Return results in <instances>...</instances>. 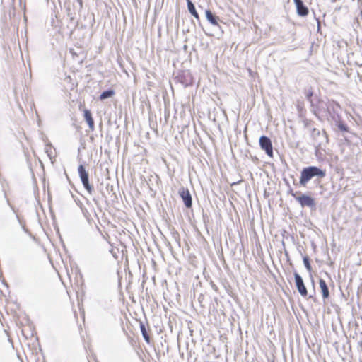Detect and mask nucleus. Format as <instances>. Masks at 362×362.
<instances>
[{"label":"nucleus","instance_id":"1","mask_svg":"<svg viewBox=\"0 0 362 362\" xmlns=\"http://www.w3.org/2000/svg\"><path fill=\"white\" fill-rule=\"evenodd\" d=\"M326 173L325 170L315 166H310L303 169L300 177V184L303 186H305L306 184L313 177H318L322 178L325 176Z\"/></svg>","mask_w":362,"mask_h":362},{"label":"nucleus","instance_id":"2","mask_svg":"<svg viewBox=\"0 0 362 362\" xmlns=\"http://www.w3.org/2000/svg\"><path fill=\"white\" fill-rule=\"evenodd\" d=\"M292 196L295 198V199L299 202L300 206L303 207H310L314 208L315 206V199L310 196L302 194L300 196H297L296 193H293Z\"/></svg>","mask_w":362,"mask_h":362},{"label":"nucleus","instance_id":"3","mask_svg":"<svg viewBox=\"0 0 362 362\" xmlns=\"http://www.w3.org/2000/svg\"><path fill=\"white\" fill-rule=\"evenodd\" d=\"M261 148L271 158L274 157L273 146L270 139L266 136H262L259 140Z\"/></svg>","mask_w":362,"mask_h":362},{"label":"nucleus","instance_id":"4","mask_svg":"<svg viewBox=\"0 0 362 362\" xmlns=\"http://www.w3.org/2000/svg\"><path fill=\"white\" fill-rule=\"evenodd\" d=\"M78 171L80 178L81 180V182H82L84 187L89 193H91L92 190H93V187L89 183L88 174L86 172L84 166L82 165H80L78 168Z\"/></svg>","mask_w":362,"mask_h":362},{"label":"nucleus","instance_id":"5","mask_svg":"<svg viewBox=\"0 0 362 362\" xmlns=\"http://www.w3.org/2000/svg\"><path fill=\"white\" fill-rule=\"evenodd\" d=\"M179 194L181 197L187 208H191L192 206V199L187 188L181 187L179 190Z\"/></svg>","mask_w":362,"mask_h":362},{"label":"nucleus","instance_id":"6","mask_svg":"<svg viewBox=\"0 0 362 362\" xmlns=\"http://www.w3.org/2000/svg\"><path fill=\"white\" fill-rule=\"evenodd\" d=\"M294 277H295L296 286L297 287V289H298L299 293L303 297L307 296L308 290L303 283V279L297 273H295Z\"/></svg>","mask_w":362,"mask_h":362},{"label":"nucleus","instance_id":"7","mask_svg":"<svg viewBox=\"0 0 362 362\" xmlns=\"http://www.w3.org/2000/svg\"><path fill=\"white\" fill-rule=\"evenodd\" d=\"M296 6V11L300 16H306L308 13V8L303 4L301 0H293Z\"/></svg>","mask_w":362,"mask_h":362},{"label":"nucleus","instance_id":"8","mask_svg":"<svg viewBox=\"0 0 362 362\" xmlns=\"http://www.w3.org/2000/svg\"><path fill=\"white\" fill-rule=\"evenodd\" d=\"M319 286L322 292V298L324 300L327 299L329 297V291L326 281L322 279H320Z\"/></svg>","mask_w":362,"mask_h":362},{"label":"nucleus","instance_id":"9","mask_svg":"<svg viewBox=\"0 0 362 362\" xmlns=\"http://www.w3.org/2000/svg\"><path fill=\"white\" fill-rule=\"evenodd\" d=\"M84 118L88 123V125L90 130H93L95 128L94 120L92 117V115L90 110H85L83 111Z\"/></svg>","mask_w":362,"mask_h":362},{"label":"nucleus","instance_id":"10","mask_svg":"<svg viewBox=\"0 0 362 362\" xmlns=\"http://www.w3.org/2000/svg\"><path fill=\"white\" fill-rule=\"evenodd\" d=\"M206 19L214 25H218V17L212 13L210 10L205 11Z\"/></svg>","mask_w":362,"mask_h":362},{"label":"nucleus","instance_id":"11","mask_svg":"<svg viewBox=\"0 0 362 362\" xmlns=\"http://www.w3.org/2000/svg\"><path fill=\"white\" fill-rule=\"evenodd\" d=\"M187 7L190 13L197 20L199 19V16L197 12L195 7L190 0H187Z\"/></svg>","mask_w":362,"mask_h":362},{"label":"nucleus","instance_id":"12","mask_svg":"<svg viewBox=\"0 0 362 362\" xmlns=\"http://www.w3.org/2000/svg\"><path fill=\"white\" fill-rule=\"evenodd\" d=\"M140 329H141L142 335H143L146 342L147 344H150V342H151L150 336L146 329L145 325L142 322L140 324Z\"/></svg>","mask_w":362,"mask_h":362},{"label":"nucleus","instance_id":"13","mask_svg":"<svg viewBox=\"0 0 362 362\" xmlns=\"http://www.w3.org/2000/svg\"><path fill=\"white\" fill-rule=\"evenodd\" d=\"M115 95V91L112 90H107L103 92L100 95V100H103L107 98L112 97Z\"/></svg>","mask_w":362,"mask_h":362},{"label":"nucleus","instance_id":"14","mask_svg":"<svg viewBox=\"0 0 362 362\" xmlns=\"http://www.w3.org/2000/svg\"><path fill=\"white\" fill-rule=\"evenodd\" d=\"M303 263H304V265L306 267L307 270L308 272H311L312 271V267H311V265L310 264L309 258L308 257H303Z\"/></svg>","mask_w":362,"mask_h":362},{"label":"nucleus","instance_id":"15","mask_svg":"<svg viewBox=\"0 0 362 362\" xmlns=\"http://www.w3.org/2000/svg\"><path fill=\"white\" fill-rule=\"evenodd\" d=\"M305 96L308 100L312 102V98L313 96V91L311 88L305 92Z\"/></svg>","mask_w":362,"mask_h":362},{"label":"nucleus","instance_id":"16","mask_svg":"<svg viewBox=\"0 0 362 362\" xmlns=\"http://www.w3.org/2000/svg\"><path fill=\"white\" fill-rule=\"evenodd\" d=\"M338 127L342 132H348L349 131V129H348L347 126L344 124H342V123H339L338 124Z\"/></svg>","mask_w":362,"mask_h":362},{"label":"nucleus","instance_id":"17","mask_svg":"<svg viewBox=\"0 0 362 362\" xmlns=\"http://www.w3.org/2000/svg\"><path fill=\"white\" fill-rule=\"evenodd\" d=\"M42 180V183H43V189L45 190V177H43Z\"/></svg>","mask_w":362,"mask_h":362},{"label":"nucleus","instance_id":"18","mask_svg":"<svg viewBox=\"0 0 362 362\" xmlns=\"http://www.w3.org/2000/svg\"><path fill=\"white\" fill-rule=\"evenodd\" d=\"M40 163L41 167L44 169L43 163L41 160H40Z\"/></svg>","mask_w":362,"mask_h":362},{"label":"nucleus","instance_id":"19","mask_svg":"<svg viewBox=\"0 0 362 362\" xmlns=\"http://www.w3.org/2000/svg\"><path fill=\"white\" fill-rule=\"evenodd\" d=\"M40 209H41V210H42V211H44L43 206H42V205H41V204H40Z\"/></svg>","mask_w":362,"mask_h":362},{"label":"nucleus","instance_id":"20","mask_svg":"<svg viewBox=\"0 0 362 362\" xmlns=\"http://www.w3.org/2000/svg\"><path fill=\"white\" fill-rule=\"evenodd\" d=\"M41 246H42V247L44 249V250L45 251V248L44 247V245H42Z\"/></svg>","mask_w":362,"mask_h":362},{"label":"nucleus","instance_id":"21","mask_svg":"<svg viewBox=\"0 0 362 362\" xmlns=\"http://www.w3.org/2000/svg\"><path fill=\"white\" fill-rule=\"evenodd\" d=\"M47 149H46V151L48 152L49 151V149L47 148Z\"/></svg>","mask_w":362,"mask_h":362},{"label":"nucleus","instance_id":"22","mask_svg":"<svg viewBox=\"0 0 362 362\" xmlns=\"http://www.w3.org/2000/svg\"><path fill=\"white\" fill-rule=\"evenodd\" d=\"M336 105L339 107V104L338 103H336Z\"/></svg>","mask_w":362,"mask_h":362}]
</instances>
